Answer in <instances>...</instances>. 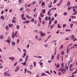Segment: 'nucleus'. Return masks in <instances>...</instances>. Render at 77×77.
<instances>
[{"label": "nucleus", "instance_id": "nucleus-1", "mask_svg": "<svg viewBox=\"0 0 77 77\" xmlns=\"http://www.w3.org/2000/svg\"><path fill=\"white\" fill-rule=\"evenodd\" d=\"M18 34V31H16L14 33V32H13L12 33V38H14V37L15 36L16 37H17V35Z\"/></svg>", "mask_w": 77, "mask_h": 77}, {"label": "nucleus", "instance_id": "nucleus-2", "mask_svg": "<svg viewBox=\"0 0 77 77\" xmlns=\"http://www.w3.org/2000/svg\"><path fill=\"white\" fill-rule=\"evenodd\" d=\"M58 71H61V72H62V74H65L66 72V70L64 69H63L62 68H61L60 69H59L58 70Z\"/></svg>", "mask_w": 77, "mask_h": 77}, {"label": "nucleus", "instance_id": "nucleus-3", "mask_svg": "<svg viewBox=\"0 0 77 77\" xmlns=\"http://www.w3.org/2000/svg\"><path fill=\"white\" fill-rule=\"evenodd\" d=\"M39 33L41 34V36H45L46 35V34L45 33H42V31H40L39 32Z\"/></svg>", "mask_w": 77, "mask_h": 77}, {"label": "nucleus", "instance_id": "nucleus-4", "mask_svg": "<svg viewBox=\"0 0 77 77\" xmlns=\"http://www.w3.org/2000/svg\"><path fill=\"white\" fill-rule=\"evenodd\" d=\"M4 75H5V76H8V77L11 76V75L9 74L8 73H7L6 72H5L4 73Z\"/></svg>", "mask_w": 77, "mask_h": 77}, {"label": "nucleus", "instance_id": "nucleus-5", "mask_svg": "<svg viewBox=\"0 0 77 77\" xmlns=\"http://www.w3.org/2000/svg\"><path fill=\"white\" fill-rule=\"evenodd\" d=\"M9 59H10L11 60H12V61H14L15 60V58L13 57H9Z\"/></svg>", "mask_w": 77, "mask_h": 77}, {"label": "nucleus", "instance_id": "nucleus-6", "mask_svg": "<svg viewBox=\"0 0 77 77\" xmlns=\"http://www.w3.org/2000/svg\"><path fill=\"white\" fill-rule=\"evenodd\" d=\"M19 69L20 67H19V66H18L16 67V68L15 69L14 71L15 72H17L18 71V70H19Z\"/></svg>", "mask_w": 77, "mask_h": 77}, {"label": "nucleus", "instance_id": "nucleus-7", "mask_svg": "<svg viewBox=\"0 0 77 77\" xmlns=\"http://www.w3.org/2000/svg\"><path fill=\"white\" fill-rule=\"evenodd\" d=\"M54 64L57 68H59L60 67V64L59 63H58L57 65L56 64V63H55Z\"/></svg>", "mask_w": 77, "mask_h": 77}, {"label": "nucleus", "instance_id": "nucleus-8", "mask_svg": "<svg viewBox=\"0 0 77 77\" xmlns=\"http://www.w3.org/2000/svg\"><path fill=\"white\" fill-rule=\"evenodd\" d=\"M9 39H10V38H9V37H8L7 41V42L8 44H10V43H11V41H10Z\"/></svg>", "mask_w": 77, "mask_h": 77}, {"label": "nucleus", "instance_id": "nucleus-9", "mask_svg": "<svg viewBox=\"0 0 77 77\" xmlns=\"http://www.w3.org/2000/svg\"><path fill=\"white\" fill-rule=\"evenodd\" d=\"M28 57H29V55H26V57L25 58V62H27V61L28 60Z\"/></svg>", "mask_w": 77, "mask_h": 77}, {"label": "nucleus", "instance_id": "nucleus-10", "mask_svg": "<svg viewBox=\"0 0 77 77\" xmlns=\"http://www.w3.org/2000/svg\"><path fill=\"white\" fill-rule=\"evenodd\" d=\"M70 38L73 40L75 38V36L74 35H72Z\"/></svg>", "mask_w": 77, "mask_h": 77}, {"label": "nucleus", "instance_id": "nucleus-11", "mask_svg": "<svg viewBox=\"0 0 77 77\" xmlns=\"http://www.w3.org/2000/svg\"><path fill=\"white\" fill-rule=\"evenodd\" d=\"M24 14H23L21 15V17H22L23 20H26V18L24 17Z\"/></svg>", "mask_w": 77, "mask_h": 77}, {"label": "nucleus", "instance_id": "nucleus-12", "mask_svg": "<svg viewBox=\"0 0 77 77\" xmlns=\"http://www.w3.org/2000/svg\"><path fill=\"white\" fill-rule=\"evenodd\" d=\"M19 3H23L24 1L23 0H19Z\"/></svg>", "mask_w": 77, "mask_h": 77}, {"label": "nucleus", "instance_id": "nucleus-13", "mask_svg": "<svg viewBox=\"0 0 77 77\" xmlns=\"http://www.w3.org/2000/svg\"><path fill=\"white\" fill-rule=\"evenodd\" d=\"M59 57H60V54H57V58L58 60L59 59Z\"/></svg>", "mask_w": 77, "mask_h": 77}, {"label": "nucleus", "instance_id": "nucleus-14", "mask_svg": "<svg viewBox=\"0 0 77 77\" xmlns=\"http://www.w3.org/2000/svg\"><path fill=\"white\" fill-rule=\"evenodd\" d=\"M67 6H70V2L69 1H67Z\"/></svg>", "mask_w": 77, "mask_h": 77}, {"label": "nucleus", "instance_id": "nucleus-15", "mask_svg": "<svg viewBox=\"0 0 77 77\" xmlns=\"http://www.w3.org/2000/svg\"><path fill=\"white\" fill-rule=\"evenodd\" d=\"M26 56V52L23 53V56H22L23 58L25 57V56Z\"/></svg>", "mask_w": 77, "mask_h": 77}, {"label": "nucleus", "instance_id": "nucleus-16", "mask_svg": "<svg viewBox=\"0 0 77 77\" xmlns=\"http://www.w3.org/2000/svg\"><path fill=\"white\" fill-rule=\"evenodd\" d=\"M11 44L13 45V46H15V43L14 42H12Z\"/></svg>", "mask_w": 77, "mask_h": 77}, {"label": "nucleus", "instance_id": "nucleus-17", "mask_svg": "<svg viewBox=\"0 0 77 77\" xmlns=\"http://www.w3.org/2000/svg\"><path fill=\"white\" fill-rule=\"evenodd\" d=\"M8 26L9 27H13V24H9Z\"/></svg>", "mask_w": 77, "mask_h": 77}, {"label": "nucleus", "instance_id": "nucleus-18", "mask_svg": "<svg viewBox=\"0 0 77 77\" xmlns=\"http://www.w3.org/2000/svg\"><path fill=\"white\" fill-rule=\"evenodd\" d=\"M55 25L54 24H53L51 26H50V28L52 29H53V27H54V26Z\"/></svg>", "mask_w": 77, "mask_h": 77}, {"label": "nucleus", "instance_id": "nucleus-19", "mask_svg": "<svg viewBox=\"0 0 77 77\" xmlns=\"http://www.w3.org/2000/svg\"><path fill=\"white\" fill-rule=\"evenodd\" d=\"M51 10H49L48 12V15L50 16L51 15L49 14H50V12H51Z\"/></svg>", "mask_w": 77, "mask_h": 77}, {"label": "nucleus", "instance_id": "nucleus-20", "mask_svg": "<svg viewBox=\"0 0 77 77\" xmlns=\"http://www.w3.org/2000/svg\"><path fill=\"white\" fill-rule=\"evenodd\" d=\"M45 2H42V6H45Z\"/></svg>", "mask_w": 77, "mask_h": 77}, {"label": "nucleus", "instance_id": "nucleus-21", "mask_svg": "<svg viewBox=\"0 0 77 77\" xmlns=\"http://www.w3.org/2000/svg\"><path fill=\"white\" fill-rule=\"evenodd\" d=\"M72 8L73 9V12H75V11H76L75 9V7L73 6L72 7Z\"/></svg>", "mask_w": 77, "mask_h": 77}, {"label": "nucleus", "instance_id": "nucleus-22", "mask_svg": "<svg viewBox=\"0 0 77 77\" xmlns=\"http://www.w3.org/2000/svg\"><path fill=\"white\" fill-rule=\"evenodd\" d=\"M77 69L75 70V72L72 73V75H73V74H76V73H77Z\"/></svg>", "mask_w": 77, "mask_h": 77}, {"label": "nucleus", "instance_id": "nucleus-23", "mask_svg": "<svg viewBox=\"0 0 77 77\" xmlns=\"http://www.w3.org/2000/svg\"><path fill=\"white\" fill-rule=\"evenodd\" d=\"M29 22V21H25L23 22V23H24V24H25V23H27L28 24Z\"/></svg>", "mask_w": 77, "mask_h": 77}, {"label": "nucleus", "instance_id": "nucleus-24", "mask_svg": "<svg viewBox=\"0 0 77 77\" xmlns=\"http://www.w3.org/2000/svg\"><path fill=\"white\" fill-rule=\"evenodd\" d=\"M72 9V7L71 6H70L69 7H68L67 10H70V9Z\"/></svg>", "mask_w": 77, "mask_h": 77}, {"label": "nucleus", "instance_id": "nucleus-25", "mask_svg": "<svg viewBox=\"0 0 77 77\" xmlns=\"http://www.w3.org/2000/svg\"><path fill=\"white\" fill-rule=\"evenodd\" d=\"M40 15L41 17H44V15H43L42 13H41L40 14Z\"/></svg>", "mask_w": 77, "mask_h": 77}, {"label": "nucleus", "instance_id": "nucleus-26", "mask_svg": "<svg viewBox=\"0 0 77 77\" xmlns=\"http://www.w3.org/2000/svg\"><path fill=\"white\" fill-rule=\"evenodd\" d=\"M45 72L46 73H48V74H49V75H51V73H50L48 71H46Z\"/></svg>", "mask_w": 77, "mask_h": 77}, {"label": "nucleus", "instance_id": "nucleus-27", "mask_svg": "<svg viewBox=\"0 0 77 77\" xmlns=\"http://www.w3.org/2000/svg\"><path fill=\"white\" fill-rule=\"evenodd\" d=\"M5 29L7 30H8L9 29V27H8V26H6L5 27Z\"/></svg>", "mask_w": 77, "mask_h": 77}, {"label": "nucleus", "instance_id": "nucleus-28", "mask_svg": "<svg viewBox=\"0 0 77 77\" xmlns=\"http://www.w3.org/2000/svg\"><path fill=\"white\" fill-rule=\"evenodd\" d=\"M69 66H65V68L66 69H68V68Z\"/></svg>", "mask_w": 77, "mask_h": 77}, {"label": "nucleus", "instance_id": "nucleus-29", "mask_svg": "<svg viewBox=\"0 0 77 77\" xmlns=\"http://www.w3.org/2000/svg\"><path fill=\"white\" fill-rule=\"evenodd\" d=\"M20 26L19 25H17V29H18V30H19L20 29Z\"/></svg>", "mask_w": 77, "mask_h": 77}, {"label": "nucleus", "instance_id": "nucleus-30", "mask_svg": "<svg viewBox=\"0 0 77 77\" xmlns=\"http://www.w3.org/2000/svg\"><path fill=\"white\" fill-rule=\"evenodd\" d=\"M24 9V8L22 7V8H20V11H23Z\"/></svg>", "mask_w": 77, "mask_h": 77}, {"label": "nucleus", "instance_id": "nucleus-31", "mask_svg": "<svg viewBox=\"0 0 77 77\" xmlns=\"http://www.w3.org/2000/svg\"><path fill=\"white\" fill-rule=\"evenodd\" d=\"M57 27L58 28H61V26L59 25V24H57Z\"/></svg>", "mask_w": 77, "mask_h": 77}, {"label": "nucleus", "instance_id": "nucleus-32", "mask_svg": "<svg viewBox=\"0 0 77 77\" xmlns=\"http://www.w3.org/2000/svg\"><path fill=\"white\" fill-rule=\"evenodd\" d=\"M71 29H67L66 30V32H71Z\"/></svg>", "mask_w": 77, "mask_h": 77}, {"label": "nucleus", "instance_id": "nucleus-33", "mask_svg": "<svg viewBox=\"0 0 77 77\" xmlns=\"http://www.w3.org/2000/svg\"><path fill=\"white\" fill-rule=\"evenodd\" d=\"M42 12H43V14H45V10L44 9V10H42Z\"/></svg>", "mask_w": 77, "mask_h": 77}, {"label": "nucleus", "instance_id": "nucleus-34", "mask_svg": "<svg viewBox=\"0 0 77 77\" xmlns=\"http://www.w3.org/2000/svg\"><path fill=\"white\" fill-rule=\"evenodd\" d=\"M3 36L2 35H0V39H3Z\"/></svg>", "mask_w": 77, "mask_h": 77}, {"label": "nucleus", "instance_id": "nucleus-35", "mask_svg": "<svg viewBox=\"0 0 77 77\" xmlns=\"http://www.w3.org/2000/svg\"><path fill=\"white\" fill-rule=\"evenodd\" d=\"M30 67L29 68L30 69H31L32 68H33V66L32 65H30Z\"/></svg>", "mask_w": 77, "mask_h": 77}, {"label": "nucleus", "instance_id": "nucleus-36", "mask_svg": "<svg viewBox=\"0 0 77 77\" xmlns=\"http://www.w3.org/2000/svg\"><path fill=\"white\" fill-rule=\"evenodd\" d=\"M73 45V43H70L68 45L69 47H71L72 45Z\"/></svg>", "mask_w": 77, "mask_h": 77}, {"label": "nucleus", "instance_id": "nucleus-37", "mask_svg": "<svg viewBox=\"0 0 77 77\" xmlns=\"http://www.w3.org/2000/svg\"><path fill=\"white\" fill-rule=\"evenodd\" d=\"M66 24H63V28H65V27H66Z\"/></svg>", "mask_w": 77, "mask_h": 77}, {"label": "nucleus", "instance_id": "nucleus-38", "mask_svg": "<svg viewBox=\"0 0 77 77\" xmlns=\"http://www.w3.org/2000/svg\"><path fill=\"white\" fill-rule=\"evenodd\" d=\"M71 18L72 19H74V18H76V17H75V16H72Z\"/></svg>", "mask_w": 77, "mask_h": 77}, {"label": "nucleus", "instance_id": "nucleus-39", "mask_svg": "<svg viewBox=\"0 0 77 77\" xmlns=\"http://www.w3.org/2000/svg\"><path fill=\"white\" fill-rule=\"evenodd\" d=\"M73 23H71L70 24V26L71 27V28H72V26H73Z\"/></svg>", "mask_w": 77, "mask_h": 77}, {"label": "nucleus", "instance_id": "nucleus-40", "mask_svg": "<svg viewBox=\"0 0 77 77\" xmlns=\"http://www.w3.org/2000/svg\"><path fill=\"white\" fill-rule=\"evenodd\" d=\"M33 64H34V66H36V62H34Z\"/></svg>", "mask_w": 77, "mask_h": 77}, {"label": "nucleus", "instance_id": "nucleus-41", "mask_svg": "<svg viewBox=\"0 0 77 77\" xmlns=\"http://www.w3.org/2000/svg\"><path fill=\"white\" fill-rule=\"evenodd\" d=\"M67 13L66 12H64L63 13V15H64L65 16H66V15H67Z\"/></svg>", "mask_w": 77, "mask_h": 77}, {"label": "nucleus", "instance_id": "nucleus-42", "mask_svg": "<svg viewBox=\"0 0 77 77\" xmlns=\"http://www.w3.org/2000/svg\"><path fill=\"white\" fill-rule=\"evenodd\" d=\"M0 18L1 19H2V20H4V16H2L0 17Z\"/></svg>", "mask_w": 77, "mask_h": 77}, {"label": "nucleus", "instance_id": "nucleus-43", "mask_svg": "<svg viewBox=\"0 0 77 77\" xmlns=\"http://www.w3.org/2000/svg\"><path fill=\"white\" fill-rule=\"evenodd\" d=\"M69 50L67 49L66 50V53H67V54H68V53H69Z\"/></svg>", "mask_w": 77, "mask_h": 77}, {"label": "nucleus", "instance_id": "nucleus-44", "mask_svg": "<svg viewBox=\"0 0 77 77\" xmlns=\"http://www.w3.org/2000/svg\"><path fill=\"white\" fill-rule=\"evenodd\" d=\"M57 0H54V2H53V3H54H54H56V2H57Z\"/></svg>", "mask_w": 77, "mask_h": 77}, {"label": "nucleus", "instance_id": "nucleus-45", "mask_svg": "<svg viewBox=\"0 0 77 77\" xmlns=\"http://www.w3.org/2000/svg\"><path fill=\"white\" fill-rule=\"evenodd\" d=\"M26 17L27 18H30V17H29V15H26Z\"/></svg>", "mask_w": 77, "mask_h": 77}, {"label": "nucleus", "instance_id": "nucleus-46", "mask_svg": "<svg viewBox=\"0 0 77 77\" xmlns=\"http://www.w3.org/2000/svg\"><path fill=\"white\" fill-rule=\"evenodd\" d=\"M77 47V44H75L74 45H73V48L74 47Z\"/></svg>", "mask_w": 77, "mask_h": 77}, {"label": "nucleus", "instance_id": "nucleus-47", "mask_svg": "<svg viewBox=\"0 0 77 77\" xmlns=\"http://www.w3.org/2000/svg\"><path fill=\"white\" fill-rule=\"evenodd\" d=\"M39 63H40V65L41 66H42V65H43V63H42L41 62H40Z\"/></svg>", "mask_w": 77, "mask_h": 77}, {"label": "nucleus", "instance_id": "nucleus-48", "mask_svg": "<svg viewBox=\"0 0 77 77\" xmlns=\"http://www.w3.org/2000/svg\"><path fill=\"white\" fill-rule=\"evenodd\" d=\"M24 71H25L24 73L26 74V72H27V69H25Z\"/></svg>", "mask_w": 77, "mask_h": 77}, {"label": "nucleus", "instance_id": "nucleus-49", "mask_svg": "<svg viewBox=\"0 0 77 77\" xmlns=\"http://www.w3.org/2000/svg\"><path fill=\"white\" fill-rule=\"evenodd\" d=\"M34 17H37V14H35L34 15Z\"/></svg>", "mask_w": 77, "mask_h": 77}, {"label": "nucleus", "instance_id": "nucleus-50", "mask_svg": "<svg viewBox=\"0 0 77 77\" xmlns=\"http://www.w3.org/2000/svg\"><path fill=\"white\" fill-rule=\"evenodd\" d=\"M51 62H53V60H48V62H49V63H51Z\"/></svg>", "mask_w": 77, "mask_h": 77}, {"label": "nucleus", "instance_id": "nucleus-51", "mask_svg": "<svg viewBox=\"0 0 77 77\" xmlns=\"http://www.w3.org/2000/svg\"><path fill=\"white\" fill-rule=\"evenodd\" d=\"M51 24V20H50L49 21V24Z\"/></svg>", "mask_w": 77, "mask_h": 77}, {"label": "nucleus", "instance_id": "nucleus-52", "mask_svg": "<svg viewBox=\"0 0 77 77\" xmlns=\"http://www.w3.org/2000/svg\"><path fill=\"white\" fill-rule=\"evenodd\" d=\"M27 72H28V73H29V74H32V73H31V72H30V71H27Z\"/></svg>", "mask_w": 77, "mask_h": 77}, {"label": "nucleus", "instance_id": "nucleus-53", "mask_svg": "<svg viewBox=\"0 0 77 77\" xmlns=\"http://www.w3.org/2000/svg\"><path fill=\"white\" fill-rule=\"evenodd\" d=\"M8 10L7 9H6L5 10V12H8Z\"/></svg>", "mask_w": 77, "mask_h": 77}, {"label": "nucleus", "instance_id": "nucleus-54", "mask_svg": "<svg viewBox=\"0 0 77 77\" xmlns=\"http://www.w3.org/2000/svg\"><path fill=\"white\" fill-rule=\"evenodd\" d=\"M62 47H63V45H61V46H60V49H61V48H62Z\"/></svg>", "mask_w": 77, "mask_h": 77}, {"label": "nucleus", "instance_id": "nucleus-55", "mask_svg": "<svg viewBox=\"0 0 77 77\" xmlns=\"http://www.w3.org/2000/svg\"><path fill=\"white\" fill-rule=\"evenodd\" d=\"M75 41H77V39L76 38H74V40H73V42H75Z\"/></svg>", "mask_w": 77, "mask_h": 77}, {"label": "nucleus", "instance_id": "nucleus-56", "mask_svg": "<svg viewBox=\"0 0 77 77\" xmlns=\"http://www.w3.org/2000/svg\"><path fill=\"white\" fill-rule=\"evenodd\" d=\"M12 23H15V20H13L12 21Z\"/></svg>", "mask_w": 77, "mask_h": 77}, {"label": "nucleus", "instance_id": "nucleus-57", "mask_svg": "<svg viewBox=\"0 0 77 77\" xmlns=\"http://www.w3.org/2000/svg\"><path fill=\"white\" fill-rule=\"evenodd\" d=\"M12 9H11L9 11V12L11 13L12 11Z\"/></svg>", "mask_w": 77, "mask_h": 77}, {"label": "nucleus", "instance_id": "nucleus-58", "mask_svg": "<svg viewBox=\"0 0 77 77\" xmlns=\"http://www.w3.org/2000/svg\"><path fill=\"white\" fill-rule=\"evenodd\" d=\"M66 40H67V41H68L69 39V38H65Z\"/></svg>", "mask_w": 77, "mask_h": 77}, {"label": "nucleus", "instance_id": "nucleus-59", "mask_svg": "<svg viewBox=\"0 0 77 77\" xmlns=\"http://www.w3.org/2000/svg\"><path fill=\"white\" fill-rule=\"evenodd\" d=\"M17 43H18L19 42H20V39H17Z\"/></svg>", "mask_w": 77, "mask_h": 77}, {"label": "nucleus", "instance_id": "nucleus-60", "mask_svg": "<svg viewBox=\"0 0 77 77\" xmlns=\"http://www.w3.org/2000/svg\"><path fill=\"white\" fill-rule=\"evenodd\" d=\"M61 54H63H63H64V51H62L61 52Z\"/></svg>", "mask_w": 77, "mask_h": 77}, {"label": "nucleus", "instance_id": "nucleus-61", "mask_svg": "<svg viewBox=\"0 0 77 77\" xmlns=\"http://www.w3.org/2000/svg\"><path fill=\"white\" fill-rule=\"evenodd\" d=\"M53 58H54V56H53V55H52V57H51V59H52V60L53 59Z\"/></svg>", "mask_w": 77, "mask_h": 77}, {"label": "nucleus", "instance_id": "nucleus-62", "mask_svg": "<svg viewBox=\"0 0 77 77\" xmlns=\"http://www.w3.org/2000/svg\"><path fill=\"white\" fill-rule=\"evenodd\" d=\"M57 14L56 13L54 15L55 17H57Z\"/></svg>", "mask_w": 77, "mask_h": 77}, {"label": "nucleus", "instance_id": "nucleus-63", "mask_svg": "<svg viewBox=\"0 0 77 77\" xmlns=\"http://www.w3.org/2000/svg\"><path fill=\"white\" fill-rule=\"evenodd\" d=\"M57 20H55L54 22V24H57Z\"/></svg>", "mask_w": 77, "mask_h": 77}, {"label": "nucleus", "instance_id": "nucleus-64", "mask_svg": "<svg viewBox=\"0 0 77 77\" xmlns=\"http://www.w3.org/2000/svg\"><path fill=\"white\" fill-rule=\"evenodd\" d=\"M38 35H36L35 36V38L36 39H38Z\"/></svg>", "mask_w": 77, "mask_h": 77}]
</instances>
